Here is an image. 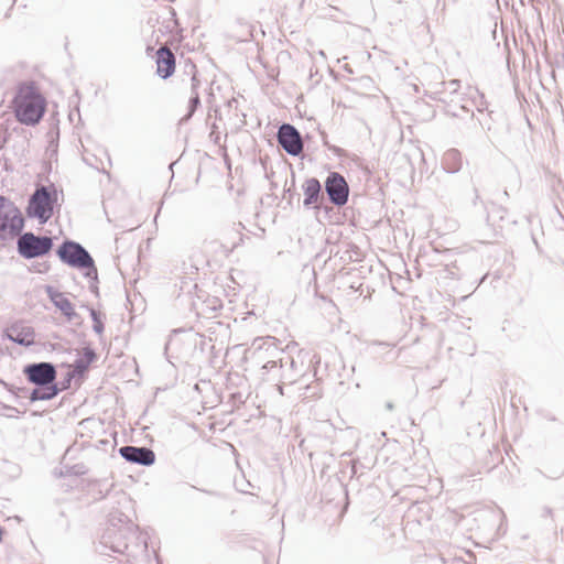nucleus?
<instances>
[{"mask_svg": "<svg viewBox=\"0 0 564 564\" xmlns=\"http://www.w3.org/2000/svg\"><path fill=\"white\" fill-rule=\"evenodd\" d=\"M251 358L262 364L267 372L276 371L282 384H294L304 377V356L302 351L297 357L279 350L271 337L257 338L252 343Z\"/></svg>", "mask_w": 564, "mask_h": 564, "instance_id": "obj_1", "label": "nucleus"}, {"mask_svg": "<svg viewBox=\"0 0 564 564\" xmlns=\"http://www.w3.org/2000/svg\"><path fill=\"white\" fill-rule=\"evenodd\" d=\"M12 104L17 120L25 126L37 124L46 110V100L34 82L20 83Z\"/></svg>", "mask_w": 564, "mask_h": 564, "instance_id": "obj_2", "label": "nucleus"}, {"mask_svg": "<svg viewBox=\"0 0 564 564\" xmlns=\"http://www.w3.org/2000/svg\"><path fill=\"white\" fill-rule=\"evenodd\" d=\"M23 373L30 383L36 386L30 393L31 402L48 401L59 393L56 367L52 362L29 364L23 368Z\"/></svg>", "mask_w": 564, "mask_h": 564, "instance_id": "obj_3", "label": "nucleus"}, {"mask_svg": "<svg viewBox=\"0 0 564 564\" xmlns=\"http://www.w3.org/2000/svg\"><path fill=\"white\" fill-rule=\"evenodd\" d=\"M59 260L70 268L86 270L84 275L95 282L98 281V271L90 253L77 241L66 239L56 250Z\"/></svg>", "mask_w": 564, "mask_h": 564, "instance_id": "obj_4", "label": "nucleus"}, {"mask_svg": "<svg viewBox=\"0 0 564 564\" xmlns=\"http://www.w3.org/2000/svg\"><path fill=\"white\" fill-rule=\"evenodd\" d=\"M55 204H57L56 187L53 184L40 185L29 197L25 214L29 218H35L44 225L52 218Z\"/></svg>", "mask_w": 564, "mask_h": 564, "instance_id": "obj_5", "label": "nucleus"}, {"mask_svg": "<svg viewBox=\"0 0 564 564\" xmlns=\"http://www.w3.org/2000/svg\"><path fill=\"white\" fill-rule=\"evenodd\" d=\"M24 228V218L18 206L0 196V241L15 238Z\"/></svg>", "mask_w": 564, "mask_h": 564, "instance_id": "obj_6", "label": "nucleus"}, {"mask_svg": "<svg viewBox=\"0 0 564 564\" xmlns=\"http://www.w3.org/2000/svg\"><path fill=\"white\" fill-rule=\"evenodd\" d=\"M17 237L18 253L26 260L48 254L54 246L52 237L35 235L32 231L21 232Z\"/></svg>", "mask_w": 564, "mask_h": 564, "instance_id": "obj_7", "label": "nucleus"}, {"mask_svg": "<svg viewBox=\"0 0 564 564\" xmlns=\"http://www.w3.org/2000/svg\"><path fill=\"white\" fill-rule=\"evenodd\" d=\"M325 192L329 202L338 207L347 204L349 186L345 177L338 172H330L324 183Z\"/></svg>", "mask_w": 564, "mask_h": 564, "instance_id": "obj_8", "label": "nucleus"}, {"mask_svg": "<svg viewBox=\"0 0 564 564\" xmlns=\"http://www.w3.org/2000/svg\"><path fill=\"white\" fill-rule=\"evenodd\" d=\"M279 145L292 156H299L303 152V140L300 131L291 123H282L276 132Z\"/></svg>", "mask_w": 564, "mask_h": 564, "instance_id": "obj_9", "label": "nucleus"}, {"mask_svg": "<svg viewBox=\"0 0 564 564\" xmlns=\"http://www.w3.org/2000/svg\"><path fill=\"white\" fill-rule=\"evenodd\" d=\"M119 454L124 460L145 467L155 463L154 452L145 446L126 445L119 448Z\"/></svg>", "mask_w": 564, "mask_h": 564, "instance_id": "obj_10", "label": "nucleus"}, {"mask_svg": "<svg viewBox=\"0 0 564 564\" xmlns=\"http://www.w3.org/2000/svg\"><path fill=\"white\" fill-rule=\"evenodd\" d=\"M4 335L10 341L25 347L32 346L35 341L33 327L23 323H13L6 329Z\"/></svg>", "mask_w": 564, "mask_h": 564, "instance_id": "obj_11", "label": "nucleus"}, {"mask_svg": "<svg viewBox=\"0 0 564 564\" xmlns=\"http://www.w3.org/2000/svg\"><path fill=\"white\" fill-rule=\"evenodd\" d=\"M175 70V55L169 47H160L156 51V74L166 79Z\"/></svg>", "mask_w": 564, "mask_h": 564, "instance_id": "obj_12", "label": "nucleus"}, {"mask_svg": "<svg viewBox=\"0 0 564 564\" xmlns=\"http://www.w3.org/2000/svg\"><path fill=\"white\" fill-rule=\"evenodd\" d=\"M46 293L52 303L63 313V315L69 322L79 318V315L75 312L72 302L62 292L54 290L52 286H47Z\"/></svg>", "mask_w": 564, "mask_h": 564, "instance_id": "obj_13", "label": "nucleus"}, {"mask_svg": "<svg viewBox=\"0 0 564 564\" xmlns=\"http://www.w3.org/2000/svg\"><path fill=\"white\" fill-rule=\"evenodd\" d=\"M304 200L303 205L306 208H317V203L323 199L322 184L316 177L307 178L303 184Z\"/></svg>", "mask_w": 564, "mask_h": 564, "instance_id": "obj_14", "label": "nucleus"}, {"mask_svg": "<svg viewBox=\"0 0 564 564\" xmlns=\"http://www.w3.org/2000/svg\"><path fill=\"white\" fill-rule=\"evenodd\" d=\"M189 74H191V90L192 95L188 100L187 113L181 119V122L188 121L197 108L200 106V98L198 94V87L200 85V80L196 76V66L194 64H189Z\"/></svg>", "mask_w": 564, "mask_h": 564, "instance_id": "obj_15", "label": "nucleus"}, {"mask_svg": "<svg viewBox=\"0 0 564 564\" xmlns=\"http://www.w3.org/2000/svg\"><path fill=\"white\" fill-rule=\"evenodd\" d=\"M96 359L97 354L91 347L83 348V355L74 361L73 370L67 372V377H84Z\"/></svg>", "mask_w": 564, "mask_h": 564, "instance_id": "obj_16", "label": "nucleus"}, {"mask_svg": "<svg viewBox=\"0 0 564 564\" xmlns=\"http://www.w3.org/2000/svg\"><path fill=\"white\" fill-rule=\"evenodd\" d=\"M438 87L435 91H433V99H437L441 101H446V95H454L458 93L460 88V80L452 79L449 82H442L438 84Z\"/></svg>", "mask_w": 564, "mask_h": 564, "instance_id": "obj_17", "label": "nucleus"}, {"mask_svg": "<svg viewBox=\"0 0 564 564\" xmlns=\"http://www.w3.org/2000/svg\"><path fill=\"white\" fill-rule=\"evenodd\" d=\"M462 154L457 149H449L443 158V165L448 173H456L462 167Z\"/></svg>", "mask_w": 564, "mask_h": 564, "instance_id": "obj_18", "label": "nucleus"}, {"mask_svg": "<svg viewBox=\"0 0 564 564\" xmlns=\"http://www.w3.org/2000/svg\"><path fill=\"white\" fill-rule=\"evenodd\" d=\"M506 213L503 207L492 204L487 213V224L496 230L500 227L498 221L503 220Z\"/></svg>", "mask_w": 564, "mask_h": 564, "instance_id": "obj_19", "label": "nucleus"}, {"mask_svg": "<svg viewBox=\"0 0 564 564\" xmlns=\"http://www.w3.org/2000/svg\"><path fill=\"white\" fill-rule=\"evenodd\" d=\"M89 314H90V317L93 319V329L96 334L100 335L102 334L104 329H105V325H104V322L101 319V314L100 312L96 311L95 308H89Z\"/></svg>", "mask_w": 564, "mask_h": 564, "instance_id": "obj_20", "label": "nucleus"}, {"mask_svg": "<svg viewBox=\"0 0 564 564\" xmlns=\"http://www.w3.org/2000/svg\"><path fill=\"white\" fill-rule=\"evenodd\" d=\"M33 268L37 273H46L50 270V264L47 262H42L33 265Z\"/></svg>", "mask_w": 564, "mask_h": 564, "instance_id": "obj_21", "label": "nucleus"}, {"mask_svg": "<svg viewBox=\"0 0 564 564\" xmlns=\"http://www.w3.org/2000/svg\"><path fill=\"white\" fill-rule=\"evenodd\" d=\"M6 409L10 412L6 414L7 417H18L20 411L14 406H6Z\"/></svg>", "mask_w": 564, "mask_h": 564, "instance_id": "obj_22", "label": "nucleus"}, {"mask_svg": "<svg viewBox=\"0 0 564 564\" xmlns=\"http://www.w3.org/2000/svg\"><path fill=\"white\" fill-rule=\"evenodd\" d=\"M73 378H74V377H67V376H66V377H65V379L61 382L62 387L59 388V391H61V390H66V389H68V388H69V386H70V381H72V379H73Z\"/></svg>", "mask_w": 564, "mask_h": 564, "instance_id": "obj_23", "label": "nucleus"}, {"mask_svg": "<svg viewBox=\"0 0 564 564\" xmlns=\"http://www.w3.org/2000/svg\"><path fill=\"white\" fill-rule=\"evenodd\" d=\"M552 514H553V511H552V509H551V508L545 507V508L543 509V516H545V517H551Z\"/></svg>", "mask_w": 564, "mask_h": 564, "instance_id": "obj_24", "label": "nucleus"}, {"mask_svg": "<svg viewBox=\"0 0 564 564\" xmlns=\"http://www.w3.org/2000/svg\"><path fill=\"white\" fill-rule=\"evenodd\" d=\"M371 345L373 346H383V347H391L388 343H379V341H372Z\"/></svg>", "mask_w": 564, "mask_h": 564, "instance_id": "obj_25", "label": "nucleus"}, {"mask_svg": "<svg viewBox=\"0 0 564 564\" xmlns=\"http://www.w3.org/2000/svg\"><path fill=\"white\" fill-rule=\"evenodd\" d=\"M4 387L7 388V390H8L9 392H12V393L18 394V392L14 390V386H12V384H11V386H9V384L4 383Z\"/></svg>", "mask_w": 564, "mask_h": 564, "instance_id": "obj_26", "label": "nucleus"}, {"mask_svg": "<svg viewBox=\"0 0 564 564\" xmlns=\"http://www.w3.org/2000/svg\"><path fill=\"white\" fill-rule=\"evenodd\" d=\"M351 476H354L356 474V462L355 460H351Z\"/></svg>", "mask_w": 564, "mask_h": 564, "instance_id": "obj_27", "label": "nucleus"}, {"mask_svg": "<svg viewBox=\"0 0 564 564\" xmlns=\"http://www.w3.org/2000/svg\"><path fill=\"white\" fill-rule=\"evenodd\" d=\"M278 390H279V393H280L281 395H283V394H284V392H283V384H282V383L278 386Z\"/></svg>", "mask_w": 564, "mask_h": 564, "instance_id": "obj_28", "label": "nucleus"}, {"mask_svg": "<svg viewBox=\"0 0 564 564\" xmlns=\"http://www.w3.org/2000/svg\"><path fill=\"white\" fill-rule=\"evenodd\" d=\"M387 408H388L389 410H391V409L393 408L392 403H388V404H387Z\"/></svg>", "mask_w": 564, "mask_h": 564, "instance_id": "obj_29", "label": "nucleus"}, {"mask_svg": "<svg viewBox=\"0 0 564 564\" xmlns=\"http://www.w3.org/2000/svg\"><path fill=\"white\" fill-rule=\"evenodd\" d=\"M237 234H238V235H240V237H239V241H242L241 234H240V231H239L238 229H237Z\"/></svg>", "mask_w": 564, "mask_h": 564, "instance_id": "obj_30", "label": "nucleus"}, {"mask_svg": "<svg viewBox=\"0 0 564 564\" xmlns=\"http://www.w3.org/2000/svg\"><path fill=\"white\" fill-rule=\"evenodd\" d=\"M561 476H563V471H561L558 475L554 476L553 478H558Z\"/></svg>", "mask_w": 564, "mask_h": 564, "instance_id": "obj_31", "label": "nucleus"}, {"mask_svg": "<svg viewBox=\"0 0 564 564\" xmlns=\"http://www.w3.org/2000/svg\"><path fill=\"white\" fill-rule=\"evenodd\" d=\"M237 246H238V243H236V242H235V243H232L231 249L236 248Z\"/></svg>", "mask_w": 564, "mask_h": 564, "instance_id": "obj_32", "label": "nucleus"}, {"mask_svg": "<svg viewBox=\"0 0 564 564\" xmlns=\"http://www.w3.org/2000/svg\"><path fill=\"white\" fill-rule=\"evenodd\" d=\"M477 110H478L479 112H481V111H482V108L479 106V107L477 108Z\"/></svg>", "mask_w": 564, "mask_h": 564, "instance_id": "obj_33", "label": "nucleus"}, {"mask_svg": "<svg viewBox=\"0 0 564 564\" xmlns=\"http://www.w3.org/2000/svg\"><path fill=\"white\" fill-rule=\"evenodd\" d=\"M561 534H562V540L564 541V532L562 531Z\"/></svg>", "mask_w": 564, "mask_h": 564, "instance_id": "obj_34", "label": "nucleus"}]
</instances>
